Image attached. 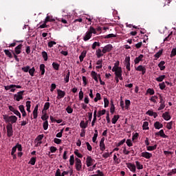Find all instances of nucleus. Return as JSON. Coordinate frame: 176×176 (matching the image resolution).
Segmentation results:
<instances>
[{"label":"nucleus","mask_w":176,"mask_h":176,"mask_svg":"<svg viewBox=\"0 0 176 176\" xmlns=\"http://www.w3.org/2000/svg\"><path fill=\"white\" fill-rule=\"evenodd\" d=\"M26 107H27V109H26V110L28 111V112H31V101H30V100H28L27 102H26Z\"/></svg>","instance_id":"obj_35"},{"label":"nucleus","mask_w":176,"mask_h":176,"mask_svg":"<svg viewBox=\"0 0 176 176\" xmlns=\"http://www.w3.org/2000/svg\"><path fill=\"white\" fill-rule=\"evenodd\" d=\"M54 142L55 144H57V145H60V144H61V140L58 139V138H54Z\"/></svg>","instance_id":"obj_63"},{"label":"nucleus","mask_w":176,"mask_h":176,"mask_svg":"<svg viewBox=\"0 0 176 176\" xmlns=\"http://www.w3.org/2000/svg\"><path fill=\"white\" fill-rule=\"evenodd\" d=\"M38 108H39V104H36L33 111V118L34 119H36L38 118Z\"/></svg>","instance_id":"obj_19"},{"label":"nucleus","mask_w":176,"mask_h":176,"mask_svg":"<svg viewBox=\"0 0 176 176\" xmlns=\"http://www.w3.org/2000/svg\"><path fill=\"white\" fill-rule=\"evenodd\" d=\"M78 97H79L80 101H82L83 100V91H82V89L80 91L78 94Z\"/></svg>","instance_id":"obj_60"},{"label":"nucleus","mask_w":176,"mask_h":176,"mask_svg":"<svg viewBox=\"0 0 176 176\" xmlns=\"http://www.w3.org/2000/svg\"><path fill=\"white\" fill-rule=\"evenodd\" d=\"M4 53L7 57H9V58H13V54H12V52H10L9 50H5Z\"/></svg>","instance_id":"obj_28"},{"label":"nucleus","mask_w":176,"mask_h":176,"mask_svg":"<svg viewBox=\"0 0 176 176\" xmlns=\"http://www.w3.org/2000/svg\"><path fill=\"white\" fill-rule=\"evenodd\" d=\"M13 85H7V86H4V89L5 90L8 91V90H11V89H14L13 87Z\"/></svg>","instance_id":"obj_62"},{"label":"nucleus","mask_w":176,"mask_h":176,"mask_svg":"<svg viewBox=\"0 0 176 176\" xmlns=\"http://www.w3.org/2000/svg\"><path fill=\"white\" fill-rule=\"evenodd\" d=\"M29 74L30 75V76H34V74H35V67H33L31 69H29Z\"/></svg>","instance_id":"obj_43"},{"label":"nucleus","mask_w":176,"mask_h":176,"mask_svg":"<svg viewBox=\"0 0 176 176\" xmlns=\"http://www.w3.org/2000/svg\"><path fill=\"white\" fill-rule=\"evenodd\" d=\"M175 56H176V47L172 50L170 55V58H173V57H175Z\"/></svg>","instance_id":"obj_46"},{"label":"nucleus","mask_w":176,"mask_h":176,"mask_svg":"<svg viewBox=\"0 0 176 176\" xmlns=\"http://www.w3.org/2000/svg\"><path fill=\"white\" fill-rule=\"evenodd\" d=\"M8 109H10V111H11V112H13L14 115L18 116L19 119H21V113H20V111H19V110H16V109H14L13 106H9Z\"/></svg>","instance_id":"obj_8"},{"label":"nucleus","mask_w":176,"mask_h":176,"mask_svg":"<svg viewBox=\"0 0 176 176\" xmlns=\"http://www.w3.org/2000/svg\"><path fill=\"white\" fill-rule=\"evenodd\" d=\"M98 100H101V94L100 93L96 94V98H94V102H97Z\"/></svg>","instance_id":"obj_50"},{"label":"nucleus","mask_w":176,"mask_h":176,"mask_svg":"<svg viewBox=\"0 0 176 176\" xmlns=\"http://www.w3.org/2000/svg\"><path fill=\"white\" fill-rule=\"evenodd\" d=\"M45 137V135L43 134L42 135H38L35 141H38V142H41L42 141V140H43V138Z\"/></svg>","instance_id":"obj_39"},{"label":"nucleus","mask_w":176,"mask_h":176,"mask_svg":"<svg viewBox=\"0 0 176 176\" xmlns=\"http://www.w3.org/2000/svg\"><path fill=\"white\" fill-rule=\"evenodd\" d=\"M126 166L129 168L130 171H132V173H135V165L131 163H129L126 164Z\"/></svg>","instance_id":"obj_15"},{"label":"nucleus","mask_w":176,"mask_h":176,"mask_svg":"<svg viewBox=\"0 0 176 176\" xmlns=\"http://www.w3.org/2000/svg\"><path fill=\"white\" fill-rule=\"evenodd\" d=\"M49 108H50V102H47L44 104V107L42 111V113H45V112H46V111H47V109H49Z\"/></svg>","instance_id":"obj_24"},{"label":"nucleus","mask_w":176,"mask_h":176,"mask_svg":"<svg viewBox=\"0 0 176 176\" xmlns=\"http://www.w3.org/2000/svg\"><path fill=\"white\" fill-rule=\"evenodd\" d=\"M96 173H97L96 175H98V176H104V173L102 172H101V170H98L96 171Z\"/></svg>","instance_id":"obj_64"},{"label":"nucleus","mask_w":176,"mask_h":176,"mask_svg":"<svg viewBox=\"0 0 176 176\" xmlns=\"http://www.w3.org/2000/svg\"><path fill=\"white\" fill-rule=\"evenodd\" d=\"M104 108H108V107L109 105V100H108V98H104Z\"/></svg>","instance_id":"obj_52"},{"label":"nucleus","mask_w":176,"mask_h":176,"mask_svg":"<svg viewBox=\"0 0 176 176\" xmlns=\"http://www.w3.org/2000/svg\"><path fill=\"white\" fill-rule=\"evenodd\" d=\"M19 109L20 112L22 113V116L23 118H25V116H27V113L25 112V109H24V105L23 104L19 105Z\"/></svg>","instance_id":"obj_12"},{"label":"nucleus","mask_w":176,"mask_h":176,"mask_svg":"<svg viewBox=\"0 0 176 176\" xmlns=\"http://www.w3.org/2000/svg\"><path fill=\"white\" fill-rule=\"evenodd\" d=\"M30 68V66L28 65V66H25V67H22L21 69H22V71H23V72H29Z\"/></svg>","instance_id":"obj_58"},{"label":"nucleus","mask_w":176,"mask_h":176,"mask_svg":"<svg viewBox=\"0 0 176 176\" xmlns=\"http://www.w3.org/2000/svg\"><path fill=\"white\" fill-rule=\"evenodd\" d=\"M91 75L93 79H94V80L96 82H97V83H98V74H97V72H96L94 71H92L91 73Z\"/></svg>","instance_id":"obj_22"},{"label":"nucleus","mask_w":176,"mask_h":176,"mask_svg":"<svg viewBox=\"0 0 176 176\" xmlns=\"http://www.w3.org/2000/svg\"><path fill=\"white\" fill-rule=\"evenodd\" d=\"M66 112H67V113H72V112H74V109L71 108V106H68L66 108Z\"/></svg>","instance_id":"obj_59"},{"label":"nucleus","mask_w":176,"mask_h":176,"mask_svg":"<svg viewBox=\"0 0 176 176\" xmlns=\"http://www.w3.org/2000/svg\"><path fill=\"white\" fill-rule=\"evenodd\" d=\"M74 155H76V156H77L80 159H82V157H83V155L79 153V150H75Z\"/></svg>","instance_id":"obj_38"},{"label":"nucleus","mask_w":176,"mask_h":176,"mask_svg":"<svg viewBox=\"0 0 176 176\" xmlns=\"http://www.w3.org/2000/svg\"><path fill=\"white\" fill-rule=\"evenodd\" d=\"M155 135L156 137L159 136L162 137V138H167L168 136L164 133V131L163 129H161L159 132H156L155 133Z\"/></svg>","instance_id":"obj_11"},{"label":"nucleus","mask_w":176,"mask_h":176,"mask_svg":"<svg viewBox=\"0 0 176 176\" xmlns=\"http://www.w3.org/2000/svg\"><path fill=\"white\" fill-rule=\"evenodd\" d=\"M86 57V53H81L80 56H79V60L80 61V63H82V61H83V59Z\"/></svg>","instance_id":"obj_55"},{"label":"nucleus","mask_w":176,"mask_h":176,"mask_svg":"<svg viewBox=\"0 0 176 176\" xmlns=\"http://www.w3.org/2000/svg\"><path fill=\"white\" fill-rule=\"evenodd\" d=\"M159 86L161 90H164V89H166V83H164V82L160 83Z\"/></svg>","instance_id":"obj_54"},{"label":"nucleus","mask_w":176,"mask_h":176,"mask_svg":"<svg viewBox=\"0 0 176 176\" xmlns=\"http://www.w3.org/2000/svg\"><path fill=\"white\" fill-rule=\"evenodd\" d=\"M120 118V115L114 116L111 119V123H113V124H116V122L119 120Z\"/></svg>","instance_id":"obj_25"},{"label":"nucleus","mask_w":176,"mask_h":176,"mask_svg":"<svg viewBox=\"0 0 176 176\" xmlns=\"http://www.w3.org/2000/svg\"><path fill=\"white\" fill-rule=\"evenodd\" d=\"M162 54H163V50H160L159 52H157L154 55V57H155V58H159L160 57V56H162Z\"/></svg>","instance_id":"obj_37"},{"label":"nucleus","mask_w":176,"mask_h":176,"mask_svg":"<svg viewBox=\"0 0 176 176\" xmlns=\"http://www.w3.org/2000/svg\"><path fill=\"white\" fill-rule=\"evenodd\" d=\"M23 47V44H19L14 48V52L16 54H20L21 53V49Z\"/></svg>","instance_id":"obj_13"},{"label":"nucleus","mask_w":176,"mask_h":176,"mask_svg":"<svg viewBox=\"0 0 176 176\" xmlns=\"http://www.w3.org/2000/svg\"><path fill=\"white\" fill-rule=\"evenodd\" d=\"M109 38H116V34H109L104 36V39H109Z\"/></svg>","instance_id":"obj_45"},{"label":"nucleus","mask_w":176,"mask_h":176,"mask_svg":"<svg viewBox=\"0 0 176 176\" xmlns=\"http://www.w3.org/2000/svg\"><path fill=\"white\" fill-rule=\"evenodd\" d=\"M113 160L117 164H119L121 162L120 159L118 158V156H116V154L113 155Z\"/></svg>","instance_id":"obj_49"},{"label":"nucleus","mask_w":176,"mask_h":176,"mask_svg":"<svg viewBox=\"0 0 176 176\" xmlns=\"http://www.w3.org/2000/svg\"><path fill=\"white\" fill-rule=\"evenodd\" d=\"M54 45H57V43L56 41H51L47 43L48 47H53Z\"/></svg>","instance_id":"obj_53"},{"label":"nucleus","mask_w":176,"mask_h":176,"mask_svg":"<svg viewBox=\"0 0 176 176\" xmlns=\"http://www.w3.org/2000/svg\"><path fill=\"white\" fill-rule=\"evenodd\" d=\"M162 118L164 119V120H170V119H171V116L168 115V112H165L163 113Z\"/></svg>","instance_id":"obj_26"},{"label":"nucleus","mask_w":176,"mask_h":176,"mask_svg":"<svg viewBox=\"0 0 176 176\" xmlns=\"http://www.w3.org/2000/svg\"><path fill=\"white\" fill-rule=\"evenodd\" d=\"M154 127L156 130H160V129H163V124L160 123L159 121H157L154 123Z\"/></svg>","instance_id":"obj_18"},{"label":"nucleus","mask_w":176,"mask_h":176,"mask_svg":"<svg viewBox=\"0 0 176 176\" xmlns=\"http://www.w3.org/2000/svg\"><path fill=\"white\" fill-rule=\"evenodd\" d=\"M149 126V122H144L142 125L143 130H149V126Z\"/></svg>","instance_id":"obj_33"},{"label":"nucleus","mask_w":176,"mask_h":176,"mask_svg":"<svg viewBox=\"0 0 176 176\" xmlns=\"http://www.w3.org/2000/svg\"><path fill=\"white\" fill-rule=\"evenodd\" d=\"M157 148V144H155L154 146H147L146 149L147 151H155Z\"/></svg>","instance_id":"obj_27"},{"label":"nucleus","mask_w":176,"mask_h":176,"mask_svg":"<svg viewBox=\"0 0 176 176\" xmlns=\"http://www.w3.org/2000/svg\"><path fill=\"white\" fill-rule=\"evenodd\" d=\"M141 156L145 159H151V157H152V153L149 152H143L141 153Z\"/></svg>","instance_id":"obj_14"},{"label":"nucleus","mask_w":176,"mask_h":176,"mask_svg":"<svg viewBox=\"0 0 176 176\" xmlns=\"http://www.w3.org/2000/svg\"><path fill=\"white\" fill-rule=\"evenodd\" d=\"M40 72L42 76L45 75V64L40 65Z\"/></svg>","instance_id":"obj_36"},{"label":"nucleus","mask_w":176,"mask_h":176,"mask_svg":"<svg viewBox=\"0 0 176 176\" xmlns=\"http://www.w3.org/2000/svg\"><path fill=\"white\" fill-rule=\"evenodd\" d=\"M131 104L130 100H125V109H129V107H130Z\"/></svg>","instance_id":"obj_51"},{"label":"nucleus","mask_w":176,"mask_h":176,"mask_svg":"<svg viewBox=\"0 0 176 176\" xmlns=\"http://www.w3.org/2000/svg\"><path fill=\"white\" fill-rule=\"evenodd\" d=\"M160 5H162L163 8L169 3H171V0H159Z\"/></svg>","instance_id":"obj_17"},{"label":"nucleus","mask_w":176,"mask_h":176,"mask_svg":"<svg viewBox=\"0 0 176 176\" xmlns=\"http://www.w3.org/2000/svg\"><path fill=\"white\" fill-rule=\"evenodd\" d=\"M135 164H136V167H137L138 170H142V168H144V166L142 164H141V163H140V162L136 161Z\"/></svg>","instance_id":"obj_34"},{"label":"nucleus","mask_w":176,"mask_h":176,"mask_svg":"<svg viewBox=\"0 0 176 176\" xmlns=\"http://www.w3.org/2000/svg\"><path fill=\"white\" fill-rule=\"evenodd\" d=\"M105 112H107V110L105 109H102V111H98V118H100L102 116V115H105Z\"/></svg>","instance_id":"obj_48"},{"label":"nucleus","mask_w":176,"mask_h":176,"mask_svg":"<svg viewBox=\"0 0 176 176\" xmlns=\"http://www.w3.org/2000/svg\"><path fill=\"white\" fill-rule=\"evenodd\" d=\"M57 100H61V98H64V97H65V91L61 89H57Z\"/></svg>","instance_id":"obj_10"},{"label":"nucleus","mask_w":176,"mask_h":176,"mask_svg":"<svg viewBox=\"0 0 176 176\" xmlns=\"http://www.w3.org/2000/svg\"><path fill=\"white\" fill-rule=\"evenodd\" d=\"M75 160H76L75 167H76V171H82V161L80 160V159L78 157H76Z\"/></svg>","instance_id":"obj_3"},{"label":"nucleus","mask_w":176,"mask_h":176,"mask_svg":"<svg viewBox=\"0 0 176 176\" xmlns=\"http://www.w3.org/2000/svg\"><path fill=\"white\" fill-rule=\"evenodd\" d=\"M69 164L70 166H74L75 164V157L74 155H72L69 158Z\"/></svg>","instance_id":"obj_32"},{"label":"nucleus","mask_w":176,"mask_h":176,"mask_svg":"<svg viewBox=\"0 0 176 176\" xmlns=\"http://www.w3.org/2000/svg\"><path fill=\"white\" fill-rule=\"evenodd\" d=\"M43 127L44 130H47L49 129V122L47 120H45L43 124Z\"/></svg>","instance_id":"obj_42"},{"label":"nucleus","mask_w":176,"mask_h":176,"mask_svg":"<svg viewBox=\"0 0 176 176\" xmlns=\"http://www.w3.org/2000/svg\"><path fill=\"white\" fill-rule=\"evenodd\" d=\"M52 67L55 71H58V69H60V65L56 62H53Z\"/></svg>","instance_id":"obj_30"},{"label":"nucleus","mask_w":176,"mask_h":176,"mask_svg":"<svg viewBox=\"0 0 176 176\" xmlns=\"http://www.w3.org/2000/svg\"><path fill=\"white\" fill-rule=\"evenodd\" d=\"M166 108V102L161 103L160 107L158 108V111H162V109H164Z\"/></svg>","instance_id":"obj_61"},{"label":"nucleus","mask_w":176,"mask_h":176,"mask_svg":"<svg viewBox=\"0 0 176 176\" xmlns=\"http://www.w3.org/2000/svg\"><path fill=\"white\" fill-rule=\"evenodd\" d=\"M35 163H36V157H33L29 161L28 164H31L32 166H35Z\"/></svg>","instance_id":"obj_29"},{"label":"nucleus","mask_w":176,"mask_h":176,"mask_svg":"<svg viewBox=\"0 0 176 176\" xmlns=\"http://www.w3.org/2000/svg\"><path fill=\"white\" fill-rule=\"evenodd\" d=\"M112 49H113V46H112V45L111 44H108L103 47V49L102 50V52L103 54H105L106 53H109V52H111Z\"/></svg>","instance_id":"obj_7"},{"label":"nucleus","mask_w":176,"mask_h":176,"mask_svg":"<svg viewBox=\"0 0 176 176\" xmlns=\"http://www.w3.org/2000/svg\"><path fill=\"white\" fill-rule=\"evenodd\" d=\"M146 93L150 96H153V94H155V90L153 89L148 88Z\"/></svg>","instance_id":"obj_44"},{"label":"nucleus","mask_w":176,"mask_h":176,"mask_svg":"<svg viewBox=\"0 0 176 176\" xmlns=\"http://www.w3.org/2000/svg\"><path fill=\"white\" fill-rule=\"evenodd\" d=\"M96 54L98 58H100V57H102V56H104V53H102V50H101V49L100 48L96 51Z\"/></svg>","instance_id":"obj_23"},{"label":"nucleus","mask_w":176,"mask_h":176,"mask_svg":"<svg viewBox=\"0 0 176 176\" xmlns=\"http://www.w3.org/2000/svg\"><path fill=\"white\" fill-rule=\"evenodd\" d=\"M41 55L43 56V58L44 59V61H47V58H48L47 52L44 51L41 53Z\"/></svg>","instance_id":"obj_40"},{"label":"nucleus","mask_w":176,"mask_h":176,"mask_svg":"<svg viewBox=\"0 0 176 176\" xmlns=\"http://www.w3.org/2000/svg\"><path fill=\"white\" fill-rule=\"evenodd\" d=\"M104 141H105V138H102L100 142V149L102 151H104L105 149V143H104Z\"/></svg>","instance_id":"obj_16"},{"label":"nucleus","mask_w":176,"mask_h":176,"mask_svg":"<svg viewBox=\"0 0 176 176\" xmlns=\"http://www.w3.org/2000/svg\"><path fill=\"white\" fill-rule=\"evenodd\" d=\"M171 35H173V32H171L167 37H166L164 39V42H168V41H170L171 39Z\"/></svg>","instance_id":"obj_56"},{"label":"nucleus","mask_w":176,"mask_h":176,"mask_svg":"<svg viewBox=\"0 0 176 176\" xmlns=\"http://www.w3.org/2000/svg\"><path fill=\"white\" fill-rule=\"evenodd\" d=\"M96 160L91 157V156H87L86 159L87 167H90L94 164Z\"/></svg>","instance_id":"obj_6"},{"label":"nucleus","mask_w":176,"mask_h":176,"mask_svg":"<svg viewBox=\"0 0 176 176\" xmlns=\"http://www.w3.org/2000/svg\"><path fill=\"white\" fill-rule=\"evenodd\" d=\"M142 58H144V55L140 54L138 57H136L134 60L135 64H140V61H142Z\"/></svg>","instance_id":"obj_21"},{"label":"nucleus","mask_w":176,"mask_h":176,"mask_svg":"<svg viewBox=\"0 0 176 176\" xmlns=\"http://www.w3.org/2000/svg\"><path fill=\"white\" fill-rule=\"evenodd\" d=\"M80 127H81V129H87V125L86 124V122H85L84 120H82L80 123Z\"/></svg>","instance_id":"obj_47"},{"label":"nucleus","mask_w":176,"mask_h":176,"mask_svg":"<svg viewBox=\"0 0 176 176\" xmlns=\"http://www.w3.org/2000/svg\"><path fill=\"white\" fill-rule=\"evenodd\" d=\"M25 91H20L17 93V94L14 95V100L15 101H20L21 100H23V94H24Z\"/></svg>","instance_id":"obj_5"},{"label":"nucleus","mask_w":176,"mask_h":176,"mask_svg":"<svg viewBox=\"0 0 176 176\" xmlns=\"http://www.w3.org/2000/svg\"><path fill=\"white\" fill-rule=\"evenodd\" d=\"M93 34H97V32L94 27L91 26L89 31L85 33V35L83 37V41H85V42H87V41H89V39L93 36Z\"/></svg>","instance_id":"obj_1"},{"label":"nucleus","mask_w":176,"mask_h":176,"mask_svg":"<svg viewBox=\"0 0 176 176\" xmlns=\"http://www.w3.org/2000/svg\"><path fill=\"white\" fill-rule=\"evenodd\" d=\"M7 129V136L8 137H12L13 136V125L10 123H9L6 126Z\"/></svg>","instance_id":"obj_4"},{"label":"nucleus","mask_w":176,"mask_h":176,"mask_svg":"<svg viewBox=\"0 0 176 176\" xmlns=\"http://www.w3.org/2000/svg\"><path fill=\"white\" fill-rule=\"evenodd\" d=\"M43 116H41V119L42 120H47V119H49V116H47V113H46V111H44V113H43Z\"/></svg>","instance_id":"obj_41"},{"label":"nucleus","mask_w":176,"mask_h":176,"mask_svg":"<svg viewBox=\"0 0 176 176\" xmlns=\"http://www.w3.org/2000/svg\"><path fill=\"white\" fill-rule=\"evenodd\" d=\"M135 71H139L140 72H142V75H145L146 73V68L145 66H142V65H139L138 67H135Z\"/></svg>","instance_id":"obj_9"},{"label":"nucleus","mask_w":176,"mask_h":176,"mask_svg":"<svg viewBox=\"0 0 176 176\" xmlns=\"http://www.w3.org/2000/svg\"><path fill=\"white\" fill-rule=\"evenodd\" d=\"M164 79H166V75H162L160 76L158 78H156L155 80H157V82H163Z\"/></svg>","instance_id":"obj_31"},{"label":"nucleus","mask_w":176,"mask_h":176,"mask_svg":"<svg viewBox=\"0 0 176 176\" xmlns=\"http://www.w3.org/2000/svg\"><path fill=\"white\" fill-rule=\"evenodd\" d=\"M3 119L6 123H9L10 122L11 124H13V123H16L17 122V117L16 116H9L8 115H3Z\"/></svg>","instance_id":"obj_2"},{"label":"nucleus","mask_w":176,"mask_h":176,"mask_svg":"<svg viewBox=\"0 0 176 176\" xmlns=\"http://www.w3.org/2000/svg\"><path fill=\"white\" fill-rule=\"evenodd\" d=\"M96 46L100 47V43L95 41L93 44H92V49L93 50H96Z\"/></svg>","instance_id":"obj_57"},{"label":"nucleus","mask_w":176,"mask_h":176,"mask_svg":"<svg viewBox=\"0 0 176 176\" xmlns=\"http://www.w3.org/2000/svg\"><path fill=\"white\" fill-rule=\"evenodd\" d=\"M166 64V62L164 60H162L159 64L158 67L160 69V71H164L166 69V66L164 65Z\"/></svg>","instance_id":"obj_20"}]
</instances>
